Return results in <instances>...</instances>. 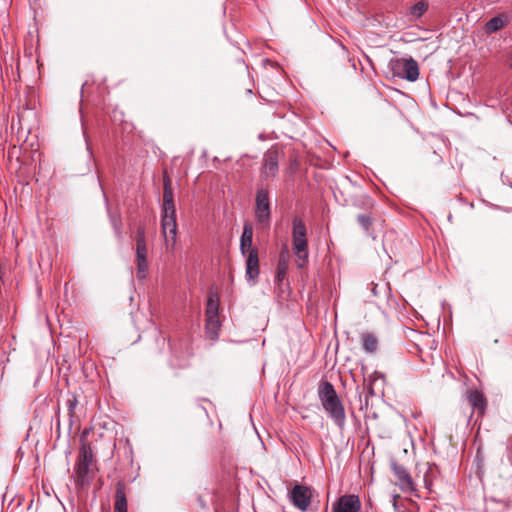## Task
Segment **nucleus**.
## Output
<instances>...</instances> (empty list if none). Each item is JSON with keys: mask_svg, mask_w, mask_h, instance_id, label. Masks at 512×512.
Wrapping results in <instances>:
<instances>
[{"mask_svg": "<svg viewBox=\"0 0 512 512\" xmlns=\"http://www.w3.org/2000/svg\"><path fill=\"white\" fill-rule=\"evenodd\" d=\"M253 228L251 224L246 223L243 227V233L240 240V249L244 255L250 254L251 251H257L252 247Z\"/></svg>", "mask_w": 512, "mask_h": 512, "instance_id": "12", "label": "nucleus"}, {"mask_svg": "<svg viewBox=\"0 0 512 512\" xmlns=\"http://www.w3.org/2000/svg\"><path fill=\"white\" fill-rule=\"evenodd\" d=\"M356 219H357V222L360 224V226L366 232H369L370 227L373 224V217L371 216V213L359 214V215H357Z\"/></svg>", "mask_w": 512, "mask_h": 512, "instance_id": "21", "label": "nucleus"}, {"mask_svg": "<svg viewBox=\"0 0 512 512\" xmlns=\"http://www.w3.org/2000/svg\"><path fill=\"white\" fill-rule=\"evenodd\" d=\"M256 218L259 222H265L270 218L269 196L265 189H260L256 195Z\"/></svg>", "mask_w": 512, "mask_h": 512, "instance_id": "9", "label": "nucleus"}, {"mask_svg": "<svg viewBox=\"0 0 512 512\" xmlns=\"http://www.w3.org/2000/svg\"><path fill=\"white\" fill-rule=\"evenodd\" d=\"M368 390H369V393H370L371 395H373V394H374L373 389H372V387H371V386L368 388Z\"/></svg>", "mask_w": 512, "mask_h": 512, "instance_id": "26", "label": "nucleus"}, {"mask_svg": "<svg viewBox=\"0 0 512 512\" xmlns=\"http://www.w3.org/2000/svg\"><path fill=\"white\" fill-rule=\"evenodd\" d=\"M219 309V296L215 291H210L208 294L207 305H206V317H218Z\"/></svg>", "mask_w": 512, "mask_h": 512, "instance_id": "15", "label": "nucleus"}, {"mask_svg": "<svg viewBox=\"0 0 512 512\" xmlns=\"http://www.w3.org/2000/svg\"><path fill=\"white\" fill-rule=\"evenodd\" d=\"M467 400L474 411L483 416L487 407V400L482 392L478 390H470L467 394Z\"/></svg>", "mask_w": 512, "mask_h": 512, "instance_id": "10", "label": "nucleus"}, {"mask_svg": "<svg viewBox=\"0 0 512 512\" xmlns=\"http://www.w3.org/2000/svg\"><path fill=\"white\" fill-rule=\"evenodd\" d=\"M431 469L429 468L428 471L426 472L425 476H424V482H425V485L427 488L430 487L431 485V481L428 479V472L430 471Z\"/></svg>", "mask_w": 512, "mask_h": 512, "instance_id": "24", "label": "nucleus"}, {"mask_svg": "<svg viewBox=\"0 0 512 512\" xmlns=\"http://www.w3.org/2000/svg\"><path fill=\"white\" fill-rule=\"evenodd\" d=\"M362 345L366 352L373 353L377 350L378 347V339L372 333H364L362 334Z\"/></svg>", "mask_w": 512, "mask_h": 512, "instance_id": "18", "label": "nucleus"}, {"mask_svg": "<svg viewBox=\"0 0 512 512\" xmlns=\"http://www.w3.org/2000/svg\"><path fill=\"white\" fill-rule=\"evenodd\" d=\"M259 274V258L258 251H251L250 254L247 255L246 259V276L249 279L257 278Z\"/></svg>", "mask_w": 512, "mask_h": 512, "instance_id": "14", "label": "nucleus"}, {"mask_svg": "<svg viewBox=\"0 0 512 512\" xmlns=\"http://www.w3.org/2000/svg\"><path fill=\"white\" fill-rule=\"evenodd\" d=\"M428 4L425 1H419L411 7L410 13L412 16L419 18L427 10Z\"/></svg>", "mask_w": 512, "mask_h": 512, "instance_id": "22", "label": "nucleus"}, {"mask_svg": "<svg viewBox=\"0 0 512 512\" xmlns=\"http://www.w3.org/2000/svg\"><path fill=\"white\" fill-rule=\"evenodd\" d=\"M162 234L165 239L166 249L173 251L177 242V222L172 180L164 171L163 174V207L161 219Z\"/></svg>", "mask_w": 512, "mask_h": 512, "instance_id": "1", "label": "nucleus"}, {"mask_svg": "<svg viewBox=\"0 0 512 512\" xmlns=\"http://www.w3.org/2000/svg\"><path fill=\"white\" fill-rule=\"evenodd\" d=\"M219 328L220 322L218 317H206L205 329L210 339L215 340L218 337Z\"/></svg>", "mask_w": 512, "mask_h": 512, "instance_id": "17", "label": "nucleus"}, {"mask_svg": "<svg viewBox=\"0 0 512 512\" xmlns=\"http://www.w3.org/2000/svg\"><path fill=\"white\" fill-rule=\"evenodd\" d=\"M312 498L311 488L297 484L290 492V499L295 507L301 511H307Z\"/></svg>", "mask_w": 512, "mask_h": 512, "instance_id": "7", "label": "nucleus"}, {"mask_svg": "<svg viewBox=\"0 0 512 512\" xmlns=\"http://www.w3.org/2000/svg\"><path fill=\"white\" fill-rule=\"evenodd\" d=\"M114 512H127V499L123 482H118L116 485Z\"/></svg>", "mask_w": 512, "mask_h": 512, "instance_id": "13", "label": "nucleus"}, {"mask_svg": "<svg viewBox=\"0 0 512 512\" xmlns=\"http://www.w3.org/2000/svg\"><path fill=\"white\" fill-rule=\"evenodd\" d=\"M369 207H372V202L369 200L368 203Z\"/></svg>", "mask_w": 512, "mask_h": 512, "instance_id": "27", "label": "nucleus"}, {"mask_svg": "<svg viewBox=\"0 0 512 512\" xmlns=\"http://www.w3.org/2000/svg\"><path fill=\"white\" fill-rule=\"evenodd\" d=\"M147 253H137V276L144 279L148 270V263L146 258Z\"/></svg>", "mask_w": 512, "mask_h": 512, "instance_id": "19", "label": "nucleus"}, {"mask_svg": "<svg viewBox=\"0 0 512 512\" xmlns=\"http://www.w3.org/2000/svg\"><path fill=\"white\" fill-rule=\"evenodd\" d=\"M136 253H147L145 231L142 227L137 230Z\"/></svg>", "mask_w": 512, "mask_h": 512, "instance_id": "20", "label": "nucleus"}, {"mask_svg": "<svg viewBox=\"0 0 512 512\" xmlns=\"http://www.w3.org/2000/svg\"><path fill=\"white\" fill-rule=\"evenodd\" d=\"M281 153L272 147L263 156V164L261 168V177L263 179L274 178L278 172V164Z\"/></svg>", "mask_w": 512, "mask_h": 512, "instance_id": "6", "label": "nucleus"}, {"mask_svg": "<svg viewBox=\"0 0 512 512\" xmlns=\"http://www.w3.org/2000/svg\"><path fill=\"white\" fill-rule=\"evenodd\" d=\"M287 272V263L285 261H280L277 266L276 279L278 282H281Z\"/></svg>", "mask_w": 512, "mask_h": 512, "instance_id": "23", "label": "nucleus"}, {"mask_svg": "<svg viewBox=\"0 0 512 512\" xmlns=\"http://www.w3.org/2000/svg\"><path fill=\"white\" fill-rule=\"evenodd\" d=\"M390 65L394 76H398L411 82L416 81L419 77L418 64L412 58L395 59L391 61Z\"/></svg>", "mask_w": 512, "mask_h": 512, "instance_id": "4", "label": "nucleus"}, {"mask_svg": "<svg viewBox=\"0 0 512 512\" xmlns=\"http://www.w3.org/2000/svg\"><path fill=\"white\" fill-rule=\"evenodd\" d=\"M293 250L297 257V266L303 268L308 262L307 229L300 218H294L292 229Z\"/></svg>", "mask_w": 512, "mask_h": 512, "instance_id": "3", "label": "nucleus"}, {"mask_svg": "<svg viewBox=\"0 0 512 512\" xmlns=\"http://www.w3.org/2000/svg\"><path fill=\"white\" fill-rule=\"evenodd\" d=\"M392 470L398 480L397 484L402 490L408 491L413 489L412 478L403 466L393 463Z\"/></svg>", "mask_w": 512, "mask_h": 512, "instance_id": "11", "label": "nucleus"}, {"mask_svg": "<svg viewBox=\"0 0 512 512\" xmlns=\"http://www.w3.org/2000/svg\"><path fill=\"white\" fill-rule=\"evenodd\" d=\"M360 509L361 501L354 494L342 495L332 505V512H359Z\"/></svg>", "mask_w": 512, "mask_h": 512, "instance_id": "8", "label": "nucleus"}, {"mask_svg": "<svg viewBox=\"0 0 512 512\" xmlns=\"http://www.w3.org/2000/svg\"><path fill=\"white\" fill-rule=\"evenodd\" d=\"M507 24V19L504 15L493 17L485 24V32L491 34L499 31Z\"/></svg>", "mask_w": 512, "mask_h": 512, "instance_id": "16", "label": "nucleus"}, {"mask_svg": "<svg viewBox=\"0 0 512 512\" xmlns=\"http://www.w3.org/2000/svg\"><path fill=\"white\" fill-rule=\"evenodd\" d=\"M318 396L324 410L330 415L336 425L342 427L346 418L345 410L333 385L328 381H322L318 388Z\"/></svg>", "mask_w": 512, "mask_h": 512, "instance_id": "2", "label": "nucleus"}, {"mask_svg": "<svg viewBox=\"0 0 512 512\" xmlns=\"http://www.w3.org/2000/svg\"><path fill=\"white\" fill-rule=\"evenodd\" d=\"M92 466L93 453L91 447L90 445L83 443L79 451L78 461L75 468L78 483L84 485L87 482V477L92 471Z\"/></svg>", "mask_w": 512, "mask_h": 512, "instance_id": "5", "label": "nucleus"}, {"mask_svg": "<svg viewBox=\"0 0 512 512\" xmlns=\"http://www.w3.org/2000/svg\"><path fill=\"white\" fill-rule=\"evenodd\" d=\"M399 498V495H394V506H396V500Z\"/></svg>", "mask_w": 512, "mask_h": 512, "instance_id": "25", "label": "nucleus"}]
</instances>
